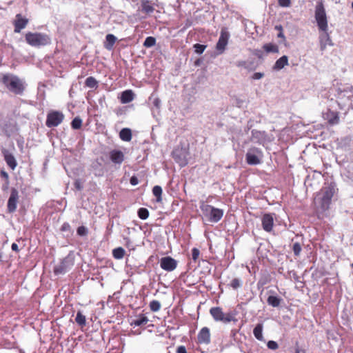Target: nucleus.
<instances>
[{
  "label": "nucleus",
  "instance_id": "nucleus-1",
  "mask_svg": "<svg viewBox=\"0 0 353 353\" xmlns=\"http://www.w3.org/2000/svg\"><path fill=\"white\" fill-rule=\"evenodd\" d=\"M1 81L10 92L21 95L25 90V85L21 79L12 74H2Z\"/></svg>",
  "mask_w": 353,
  "mask_h": 353
},
{
  "label": "nucleus",
  "instance_id": "nucleus-2",
  "mask_svg": "<svg viewBox=\"0 0 353 353\" xmlns=\"http://www.w3.org/2000/svg\"><path fill=\"white\" fill-rule=\"evenodd\" d=\"M204 218L210 222L217 223L223 215V211L210 205L202 203L200 206Z\"/></svg>",
  "mask_w": 353,
  "mask_h": 353
},
{
  "label": "nucleus",
  "instance_id": "nucleus-3",
  "mask_svg": "<svg viewBox=\"0 0 353 353\" xmlns=\"http://www.w3.org/2000/svg\"><path fill=\"white\" fill-rule=\"evenodd\" d=\"M26 42L34 47L46 46L50 43V38L48 35L43 33L28 32L26 34Z\"/></svg>",
  "mask_w": 353,
  "mask_h": 353
},
{
  "label": "nucleus",
  "instance_id": "nucleus-4",
  "mask_svg": "<svg viewBox=\"0 0 353 353\" xmlns=\"http://www.w3.org/2000/svg\"><path fill=\"white\" fill-rule=\"evenodd\" d=\"M315 19L319 30L326 32L327 30V19L323 1L317 3L315 7Z\"/></svg>",
  "mask_w": 353,
  "mask_h": 353
},
{
  "label": "nucleus",
  "instance_id": "nucleus-5",
  "mask_svg": "<svg viewBox=\"0 0 353 353\" xmlns=\"http://www.w3.org/2000/svg\"><path fill=\"white\" fill-rule=\"evenodd\" d=\"M262 157V151L255 147L250 148L245 155L246 162L249 165H258L261 163Z\"/></svg>",
  "mask_w": 353,
  "mask_h": 353
},
{
  "label": "nucleus",
  "instance_id": "nucleus-6",
  "mask_svg": "<svg viewBox=\"0 0 353 353\" xmlns=\"http://www.w3.org/2000/svg\"><path fill=\"white\" fill-rule=\"evenodd\" d=\"M74 265L73 260L67 256L54 268V273L56 275L64 274L72 268Z\"/></svg>",
  "mask_w": 353,
  "mask_h": 353
},
{
  "label": "nucleus",
  "instance_id": "nucleus-7",
  "mask_svg": "<svg viewBox=\"0 0 353 353\" xmlns=\"http://www.w3.org/2000/svg\"><path fill=\"white\" fill-rule=\"evenodd\" d=\"M230 38V34L227 31L226 28H222L220 33V37L218 42L216 45V49L218 51V54H222L228 45V40Z\"/></svg>",
  "mask_w": 353,
  "mask_h": 353
},
{
  "label": "nucleus",
  "instance_id": "nucleus-8",
  "mask_svg": "<svg viewBox=\"0 0 353 353\" xmlns=\"http://www.w3.org/2000/svg\"><path fill=\"white\" fill-rule=\"evenodd\" d=\"M63 114L58 111H54L49 113L47 116L46 125L48 128L56 127L59 125L63 120Z\"/></svg>",
  "mask_w": 353,
  "mask_h": 353
},
{
  "label": "nucleus",
  "instance_id": "nucleus-9",
  "mask_svg": "<svg viewBox=\"0 0 353 353\" xmlns=\"http://www.w3.org/2000/svg\"><path fill=\"white\" fill-rule=\"evenodd\" d=\"M19 192L16 188H12L10 195L8 201V211L10 213L15 212L19 201Z\"/></svg>",
  "mask_w": 353,
  "mask_h": 353
},
{
  "label": "nucleus",
  "instance_id": "nucleus-10",
  "mask_svg": "<svg viewBox=\"0 0 353 353\" xmlns=\"http://www.w3.org/2000/svg\"><path fill=\"white\" fill-rule=\"evenodd\" d=\"M323 196L321 197V206L323 209H327L334 194V188L331 186L325 187L322 190Z\"/></svg>",
  "mask_w": 353,
  "mask_h": 353
},
{
  "label": "nucleus",
  "instance_id": "nucleus-11",
  "mask_svg": "<svg viewBox=\"0 0 353 353\" xmlns=\"http://www.w3.org/2000/svg\"><path fill=\"white\" fill-rule=\"evenodd\" d=\"M161 268L168 272H172L176 269L177 261L171 256H165L160 261Z\"/></svg>",
  "mask_w": 353,
  "mask_h": 353
},
{
  "label": "nucleus",
  "instance_id": "nucleus-12",
  "mask_svg": "<svg viewBox=\"0 0 353 353\" xmlns=\"http://www.w3.org/2000/svg\"><path fill=\"white\" fill-rule=\"evenodd\" d=\"M261 223L262 228L265 232H272L274 226V214H265L262 216Z\"/></svg>",
  "mask_w": 353,
  "mask_h": 353
},
{
  "label": "nucleus",
  "instance_id": "nucleus-13",
  "mask_svg": "<svg viewBox=\"0 0 353 353\" xmlns=\"http://www.w3.org/2000/svg\"><path fill=\"white\" fill-rule=\"evenodd\" d=\"M1 152L7 165L9 166V168L14 170L17 165V163L14 155L5 148L2 149Z\"/></svg>",
  "mask_w": 353,
  "mask_h": 353
},
{
  "label": "nucleus",
  "instance_id": "nucleus-14",
  "mask_svg": "<svg viewBox=\"0 0 353 353\" xmlns=\"http://www.w3.org/2000/svg\"><path fill=\"white\" fill-rule=\"evenodd\" d=\"M198 341L199 343L208 344L210 342V330L204 327L198 334Z\"/></svg>",
  "mask_w": 353,
  "mask_h": 353
},
{
  "label": "nucleus",
  "instance_id": "nucleus-15",
  "mask_svg": "<svg viewBox=\"0 0 353 353\" xmlns=\"http://www.w3.org/2000/svg\"><path fill=\"white\" fill-rule=\"evenodd\" d=\"M16 18L17 19L14 21V32L19 33L22 29L26 28L28 20L23 18L20 14H17Z\"/></svg>",
  "mask_w": 353,
  "mask_h": 353
},
{
  "label": "nucleus",
  "instance_id": "nucleus-16",
  "mask_svg": "<svg viewBox=\"0 0 353 353\" xmlns=\"http://www.w3.org/2000/svg\"><path fill=\"white\" fill-rule=\"evenodd\" d=\"M134 99V94L131 90H127L121 93L120 100L123 104L132 101Z\"/></svg>",
  "mask_w": 353,
  "mask_h": 353
},
{
  "label": "nucleus",
  "instance_id": "nucleus-17",
  "mask_svg": "<svg viewBox=\"0 0 353 353\" xmlns=\"http://www.w3.org/2000/svg\"><path fill=\"white\" fill-rule=\"evenodd\" d=\"M110 159L114 163L121 164L124 159V155L121 151L113 150L110 152Z\"/></svg>",
  "mask_w": 353,
  "mask_h": 353
},
{
  "label": "nucleus",
  "instance_id": "nucleus-18",
  "mask_svg": "<svg viewBox=\"0 0 353 353\" xmlns=\"http://www.w3.org/2000/svg\"><path fill=\"white\" fill-rule=\"evenodd\" d=\"M327 45L332 46V43L330 37L326 31L320 36L321 50L322 51L324 50Z\"/></svg>",
  "mask_w": 353,
  "mask_h": 353
},
{
  "label": "nucleus",
  "instance_id": "nucleus-19",
  "mask_svg": "<svg viewBox=\"0 0 353 353\" xmlns=\"http://www.w3.org/2000/svg\"><path fill=\"white\" fill-rule=\"evenodd\" d=\"M288 65V57L286 55L282 56L275 62L273 69L274 70H280L283 69L285 65Z\"/></svg>",
  "mask_w": 353,
  "mask_h": 353
},
{
  "label": "nucleus",
  "instance_id": "nucleus-20",
  "mask_svg": "<svg viewBox=\"0 0 353 353\" xmlns=\"http://www.w3.org/2000/svg\"><path fill=\"white\" fill-rule=\"evenodd\" d=\"M210 312L216 321H222L224 313L223 312L222 309L221 307H212L210 310Z\"/></svg>",
  "mask_w": 353,
  "mask_h": 353
},
{
  "label": "nucleus",
  "instance_id": "nucleus-21",
  "mask_svg": "<svg viewBox=\"0 0 353 353\" xmlns=\"http://www.w3.org/2000/svg\"><path fill=\"white\" fill-rule=\"evenodd\" d=\"M117 41V37L112 34H108L105 37V41L104 42V48L108 50H111Z\"/></svg>",
  "mask_w": 353,
  "mask_h": 353
},
{
  "label": "nucleus",
  "instance_id": "nucleus-22",
  "mask_svg": "<svg viewBox=\"0 0 353 353\" xmlns=\"http://www.w3.org/2000/svg\"><path fill=\"white\" fill-rule=\"evenodd\" d=\"M263 324L259 323L256 325V327L254 328L253 334L254 336L256 339L259 341H263Z\"/></svg>",
  "mask_w": 353,
  "mask_h": 353
},
{
  "label": "nucleus",
  "instance_id": "nucleus-23",
  "mask_svg": "<svg viewBox=\"0 0 353 353\" xmlns=\"http://www.w3.org/2000/svg\"><path fill=\"white\" fill-rule=\"evenodd\" d=\"M120 138L125 141H129L132 139V132L129 128H123L120 131Z\"/></svg>",
  "mask_w": 353,
  "mask_h": 353
},
{
  "label": "nucleus",
  "instance_id": "nucleus-24",
  "mask_svg": "<svg viewBox=\"0 0 353 353\" xmlns=\"http://www.w3.org/2000/svg\"><path fill=\"white\" fill-rule=\"evenodd\" d=\"M252 139L255 141L261 143L265 139V134L264 132L254 130L252 131Z\"/></svg>",
  "mask_w": 353,
  "mask_h": 353
},
{
  "label": "nucleus",
  "instance_id": "nucleus-25",
  "mask_svg": "<svg viewBox=\"0 0 353 353\" xmlns=\"http://www.w3.org/2000/svg\"><path fill=\"white\" fill-rule=\"evenodd\" d=\"M125 254V251L121 247L117 248L112 250V255H113L114 258L116 259H123Z\"/></svg>",
  "mask_w": 353,
  "mask_h": 353
},
{
  "label": "nucleus",
  "instance_id": "nucleus-26",
  "mask_svg": "<svg viewBox=\"0 0 353 353\" xmlns=\"http://www.w3.org/2000/svg\"><path fill=\"white\" fill-rule=\"evenodd\" d=\"M141 7L143 11L145 13H152L154 10L153 6L150 4L148 0H142Z\"/></svg>",
  "mask_w": 353,
  "mask_h": 353
},
{
  "label": "nucleus",
  "instance_id": "nucleus-27",
  "mask_svg": "<svg viewBox=\"0 0 353 353\" xmlns=\"http://www.w3.org/2000/svg\"><path fill=\"white\" fill-rule=\"evenodd\" d=\"M263 48L264 50L269 53V52H274L277 53L279 52V48L276 44H273L271 43H266L263 46Z\"/></svg>",
  "mask_w": 353,
  "mask_h": 353
},
{
  "label": "nucleus",
  "instance_id": "nucleus-28",
  "mask_svg": "<svg viewBox=\"0 0 353 353\" xmlns=\"http://www.w3.org/2000/svg\"><path fill=\"white\" fill-rule=\"evenodd\" d=\"M153 194L157 197V201L161 202L162 200L161 194H162V188L159 185H155L152 189Z\"/></svg>",
  "mask_w": 353,
  "mask_h": 353
},
{
  "label": "nucleus",
  "instance_id": "nucleus-29",
  "mask_svg": "<svg viewBox=\"0 0 353 353\" xmlns=\"http://www.w3.org/2000/svg\"><path fill=\"white\" fill-rule=\"evenodd\" d=\"M267 301L272 307H278L281 303V299L275 296H270Z\"/></svg>",
  "mask_w": 353,
  "mask_h": 353
},
{
  "label": "nucleus",
  "instance_id": "nucleus-30",
  "mask_svg": "<svg viewBox=\"0 0 353 353\" xmlns=\"http://www.w3.org/2000/svg\"><path fill=\"white\" fill-rule=\"evenodd\" d=\"M75 321L79 325L84 326L86 323L85 316L80 311H79L77 314Z\"/></svg>",
  "mask_w": 353,
  "mask_h": 353
},
{
  "label": "nucleus",
  "instance_id": "nucleus-31",
  "mask_svg": "<svg viewBox=\"0 0 353 353\" xmlns=\"http://www.w3.org/2000/svg\"><path fill=\"white\" fill-rule=\"evenodd\" d=\"M85 84L88 88H94L97 87L98 82L95 78L89 77L85 79Z\"/></svg>",
  "mask_w": 353,
  "mask_h": 353
},
{
  "label": "nucleus",
  "instance_id": "nucleus-32",
  "mask_svg": "<svg viewBox=\"0 0 353 353\" xmlns=\"http://www.w3.org/2000/svg\"><path fill=\"white\" fill-rule=\"evenodd\" d=\"M148 322V319L146 316H141L135 320H134L131 325L134 326H141L142 325H145Z\"/></svg>",
  "mask_w": 353,
  "mask_h": 353
},
{
  "label": "nucleus",
  "instance_id": "nucleus-33",
  "mask_svg": "<svg viewBox=\"0 0 353 353\" xmlns=\"http://www.w3.org/2000/svg\"><path fill=\"white\" fill-rule=\"evenodd\" d=\"M330 117L328 118V122L332 125H335L339 122V117L337 112H331L330 113Z\"/></svg>",
  "mask_w": 353,
  "mask_h": 353
},
{
  "label": "nucleus",
  "instance_id": "nucleus-34",
  "mask_svg": "<svg viewBox=\"0 0 353 353\" xmlns=\"http://www.w3.org/2000/svg\"><path fill=\"white\" fill-rule=\"evenodd\" d=\"M221 321L224 323H228L231 321H236V319H235L234 314L233 313L229 312L223 314V317Z\"/></svg>",
  "mask_w": 353,
  "mask_h": 353
},
{
  "label": "nucleus",
  "instance_id": "nucleus-35",
  "mask_svg": "<svg viewBox=\"0 0 353 353\" xmlns=\"http://www.w3.org/2000/svg\"><path fill=\"white\" fill-rule=\"evenodd\" d=\"M82 125V120L80 117H75L71 123V126L74 130L80 129Z\"/></svg>",
  "mask_w": 353,
  "mask_h": 353
},
{
  "label": "nucleus",
  "instance_id": "nucleus-36",
  "mask_svg": "<svg viewBox=\"0 0 353 353\" xmlns=\"http://www.w3.org/2000/svg\"><path fill=\"white\" fill-rule=\"evenodd\" d=\"M138 216L142 220H145L149 216V211L146 208H141L138 211Z\"/></svg>",
  "mask_w": 353,
  "mask_h": 353
},
{
  "label": "nucleus",
  "instance_id": "nucleus-37",
  "mask_svg": "<svg viewBox=\"0 0 353 353\" xmlns=\"http://www.w3.org/2000/svg\"><path fill=\"white\" fill-rule=\"evenodd\" d=\"M156 44V39L152 37H148L143 43V46L146 48H150Z\"/></svg>",
  "mask_w": 353,
  "mask_h": 353
},
{
  "label": "nucleus",
  "instance_id": "nucleus-38",
  "mask_svg": "<svg viewBox=\"0 0 353 353\" xmlns=\"http://www.w3.org/2000/svg\"><path fill=\"white\" fill-rule=\"evenodd\" d=\"M150 308L152 312H158L161 309V303L159 301L153 300L150 303Z\"/></svg>",
  "mask_w": 353,
  "mask_h": 353
},
{
  "label": "nucleus",
  "instance_id": "nucleus-39",
  "mask_svg": "<svg viewBox=\"0 0 353 353\" xmlns=\"http://www.w3.org/2000/svg\"><path fill=\"white\" fill-rule=\"evenodd\" d=\"M230 285L233 289L236 290V289H238V288L241 287L242 282H241V281L239 279L235 278V279L232 280Z\"/></svg>",
  "mask_w": 353,
  "mask_h": 353
},
{
  "label": "nucleus",
  "instance_id": "nucleus-40",
  "mask_svg": "<svg viewBox=\"0 0 353 353\" xmlns=\"http://www.w3.org/2000/svg\"><path fill=\"white\" fill-rule=\"evenodd\" d=\"M172 155H173V157L174 158V159L179 163H180L181 165L183 166V165H185L188 162H187V160L185 159V158H181V157L178 156L176 154V152H174L172 153Z\"/></svg>",
  "mask_w": 353,
  "mask_h": 353
},
{
  "label": "nucleus",
  "instance_id": "nucleus-41",
  "mask_svg": "<svg viewBox=\"0 0 353 353\" xmlns=\"http://www.w3.org/2000/svg\"><path fill=\"white\" fill-rule=\"evenodd\" d=\"M194 48L196 53L201 54L204 52L206 48V46L196 43L194 45Z\"/></svg>",
  "mask_w": 353,
  "mask_h": 353
},
{
  "label": "nucleus",
  "instance_id": "nucleus-42",
  "mask_svg": "<svg viewBox=\"0 0 353 353\" xmlns=\"http://www.w3.org/2000/svg\"><path fill=\"white\" fill-rule=\"evenodd\" d=\"M301 251V245L299 243H295L293 245V252L296 256L299 255Z\"/></svg>",
  "mask_w": 353,
  "mask_h": 353
},
{
  "label": "nucleus",
  "instance_id": "nucleus-43",
  "mask_svg": "<svg viewBox=\"0 0 353 353\" xmlns=\"http://www.w3.org/2000/svg\"><path fill=\"white\" fill-rule=\"evenodd\" d=\"M267 346L269 349L275 350L278 349L279 345L276 341H269L268 342Z\"/></svg>",
  "mask_w": 353,
  "mask_h": 353
},
{
  "label": "nucleus",
  "instance_id": "nucleus-44",
  "mask_svg": "<svg viewBox=\"0 0 353 353\" xmlns=\"http://www.w3.org/2000/svg\"><path fill=\"white\" fill-rule=\"evenodd\" d=\"M88 233V230L86 229V228H85L84 226H80L77 229V234L80 236H85Z\"/></svg>",
  "mask_w": 353,
  "mask_h": 353
},
{
  "label": "nucleus",
  "instance_id": "nucleus-45",
  "mask_svg": "<svg viewBox=\"0 0 353 353\" xmlns=\"http://www.w3.org/2000/svg\"><path fill=\"white\" fill-rule=\"evenodd\" d=\"M200 252L197 248H193L192 250V256L193 261H196L199 256Z\"/></svg>",
  "mask_w": 353,
  "mask_h": 353
},
{
  "label": "nucleus",
  "instance_id": "nucleus-46",
  "mask_svg": "<svg viewBox=\"0 0 353 353\" xmlns=\"http://www.w3.org/2000/svg\"><path fill=\"white\" fill-rule=\"evenodd\" d=\"M152 104L156 108L159 110L161 105V101L159 98L154 97L152 100Z\"/></svg>",
  "mask_w": 353,
  "mask_h": 353
},
{
  "label": "nucleus",
  "instance_id": "nucleus-47",
  "mask_svg": "<svg viewBox=\"0 0 353 353\" xmlns=\"http://www.w3.org/2000/svg\"><path fill=\"white\" fill-rule=\"evenodd\" d=\"M291 4L290 0H279V5L281 7H289Z\"/></svg>",
  "mask_w": 353,
  "mask_h": 353
},
{
  "label": "nucleus",
  "instance_id": "nucleus-48",
  "mask_svg": "<svg viewBox=\"0 0 353 353\" xmlns=\"http://www.w3.org/2000/svg\"><path fill=\"white\" fill-rule=\"evenodd\" d=\"M264 77V73L263 72H255L252 77V79L258 80L261 79Z\"/></svg>",
  "mask_w": 353,
  "mask_h": 353
},
{
  "label": "nucleus",
  "instance_id": "nucleus-49",
  "mask_svg": "<svg viewBox=\"0 0 353 353\" xmlns=\"http://www.w3.org/2000/svg\"><path fill=\"white\" fill-rule=\"evenodd\" d=\"M176 352L177 353H188L185 347L183 345L179 346L176 350Z\"/></svg>",
  "mask_w": 353,
  "mask_h": 353
},
{
  "label": "nucleus",
  "instance_id": "nucleus-50",
  "mask_svg": "<svg viewBox=\"0 0 353 353\" xmlns=\"http://www.w3.org/2000/svg\"><path fill=\"white\" fill-rule=\"evenodd\" d=\"M138 179L137 177L135 176H132L131 177L130 179V183L132 185H135L137 184H138Z\"/></svg>",
  "mask_w": 353,
  "mask_h": 353
},
{
  "label": "nucleus",
  "instance_id": "nucleus-51",
  "mask_svg": "<svg viewBox=\"0 0 353 353\" xmlns=\"http://www.w3.org/2000/svg\"><path fill=\"white\" fill-rule=\"evenodd\" d=\"M74 186L79 190H81L82 189L81 183V182L79 180H77L75 181Z\"/></svg>",
  "mask_w": 353,
  "mask_h": 353
},
{
  "label": "nucleus",
  "instance_id": "nucleus-52",
  "mask_svg": "<svg viewBox=\"0 0 353 353\" xmlns=\"http://www.w3.org/2000/svg\"><path fill=\"white\" fill-rule=\"evenodd\" d=\"M11 248L13 251L19 252V247L18 245L15 243L12 244Z\"/></svg>",
  "mask_w": 353,
  "mask_h": 353
},
{
  "label": "nucleus",
  "instance_id": "nucleus-53",
  "mask_svg": "<svg viewBox=\"0 0 353 353\" xmlns=\"http://www.w3.org/2000/svg\"><path fill=\"white\" fill-rule=\"evenodd\" d=\"M69 228H70V225H69L68 223H64V224L62 225V228H61V230L64 231V230H68Z\"/></svg>",
  "mask_w": 353,
  "mask_h": 353
},
{
  "label": "nucleus",
  "instance_id": "nucleus-54",
  "mask_svg": "<svg viewBox=\"0 0 353 353\" xmlns=\"http://www.w3.org/2000/svg\"><path fill=\"white\" fill-rule=\"evenodd\" d=\"M1 174L2 176L5 177L6 179H8V174L5 171H1Z\"/></svg>",
  "mask_w": 353,
  "mask_h": 353
},
{
  "label": "nucleus",
  "instance_id": "nucleus-55",
  "mask_svg": "<svg viewBox=\"0 0 353 353\" xmlns=\"http://www.w3.org/2000/svg\"><path fill=\"white\" fill-rule=\"evenodd\" d=\"M278 37L285 39V36L283 33V31H279V33L278 34Z\"/></svg>",
  "mask_w": 353,
  "mask_h": 353
},
{
  "label": "nucleus",
  "instance_id": "nucleus-56",
  "mask_svg": "<svg viewBox=\"0 0 353 353\" xmlns=\"http://www.w3.org/2000/svg\"><path fill=\"white\" fill-rule=\"evenodd\" d=\"M245 65V61H239L237 63V66H243Z\"/></svg>",
  "mask_w": 353,
  "mask_h": 353
},
{
  "label": "nucleus",
  "instance_id": "nucleus-57",
  "mask_svg": "<svg viewBox=\"0 0 353 353\" xmlns=\"http://www.w3.org/2000/svg\"><path fill=\"white\" fill-rule=\"evenodd\" d=\"M275 28L279 31H283V28L281 26H276Z\"/></svg>",
  "mask_w": 353,
  "mask_h": 353
},
{
  "label": "nucleus",
  "instance_id": "nucleus-58",
  "mask_svg": "<svg viewBox=\"0 0 353 353\" xmlns=\"http://www.w3.org/2000/svg\"><path fill=\"white\" fill-rule=\"evenodd\" d=\"M103 172L102 170H100L99 172H96L95 175L101 176V175H103Z\"/></svg>",
  "mask_w": 353,
  "mask_h": 353
},
{
  "label": "nucleus",
  "instance_id": "nucleus-59",
  "mask_svg": "<svg viewBox=\"0 0 353 353\" xmlns=\"http://www.w3.org/2000/svg\"><path fill=\"white\" fill-rule=\"evenodd\" d=\"M295 353H305V352L300 350L299 348H296Z\"/></svg>",
  "mask_w": 353,
  "mask_h": 353
},
{
  "label": "nucleus",
  "instance_id": "nucleus-60",
  "mask_svg": "<svg viewBox=\"0 0 353 353\" xmlns=\"http://www.w3.org/2000/svg\"><path fill=\"white\" fill-rule=\"evenodd\" d=\"M352 8H353V2L352 3Z\"/></svg>",
  "mask_w": 353,
  "mask_h": 353
}]
</instances>
